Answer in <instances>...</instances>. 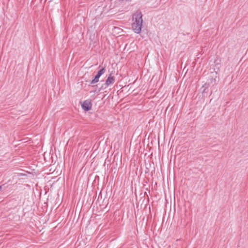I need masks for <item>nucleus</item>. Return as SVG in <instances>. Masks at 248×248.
<instances>
[{
  "label": "nucleus",
  "mask_w": 248,
  "mask_h": 248,
  "mask_svg": "<svg viewBox=\"0 0 248 248\" xmlns=\"http://www.w3.org/2000/svg\"><path fill=\"white\" fill-rule=\"evenodd\" d=\"M132 29L136 33H140L142 26V15L140 11H136L133 15Z\"/></svg>",
  "instance_id": "nucleus-1"
},
{
  "label": "nucleus",
  "mask_w": 248,
  "mask_h": 248,
  "mask_svg": "<svg viewBox=\"0 0 248 248\" xmlns=\"http://www.w3.org/2000/svg\"><path fill=\"white\" fill-rule=\"evenodd\" d=\"M92 104L90 100H86L84 101L81 104L82 108L85 111H88L91 109Z\"/></svg>",
  "instance_id": "nucleus-2"
},
{
  "label": "nucleus",
  "mask_w": 248,
  "mask_h": 248,
  "mask_svg": "<svg viewBox=\"0 0 248 248\" xmlns=\"http://www.w3.org/2000/svg\"><path fill=\"white\" fill-rule=\"evenodd\" d=\"M115 81V78L114 77L111 76V75H109V76L108 77V78L107 79L106 81V85L108 86L109 85L113 84L114 82Z\"/></svg>",
  "instance_id": "nucleus-3"
},
{
  "label": "nucleus",
  "mask_w": 248,
  "mask_h": 248,
  "mask_svg": "<svg viewBox=\"0 0 248 248\" xmlns=\"http://www.w3.org/2000/svg\"><path fill=\"white\" fill-rule=\"evenodd\" d=\"M105 71H106L105 68H102L98 72L96 76L98 77L99 78L101 75H102L103 74L105 73Z\"/></svg>",
  "instance_id": "nucleus-4"
},
{
  "label": "nucleus",
  "mask_w": 248,
  "mask_h": 248,
  "mask_svg": "<svg viewBox=\"0 0 248 248\" xmlns=\"http://www.w3.org/2000/svg\"><path fill=\"white\" fill-rule=\"evenodd\" d=\"M99 78L98 77L95 76L94 78L91 81V84H94L99 81Z\"/></svg>",
  "instance_id": "nucleus-5"
},
{
  "label": "nucleus",
  "mask_w": 248,
  "mask_h": 248,
  "mask_svg": "<svg viewBox=\"0 0 248 248\" xmlns=\"http://www.w3.org/2000/svg\"><path fill=\"white\" fill-rule=\"evenodd\" d=\"M1 186H0V190H1Z\"/></svg>",
  "instance_id": "nucleus-6"
}]
</instances>
